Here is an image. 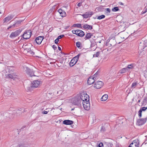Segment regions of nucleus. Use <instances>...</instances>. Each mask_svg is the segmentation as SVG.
<instances>
[{"label": "nucleus", "mask_w": 147, "mask_h": 147, "mask_svg": "<svg viewBox=\"0 0 147 147\" xmlns=\"http://www.w3.org/2000/svg\"><path fill=\"white\" fill-rule=\"evenodd\" d=\"M41 82L40 80H34L31 83L30 86L27 87V90L30 91L32 90L33 88H37L40 85Z\"/></svg>", "instance_id": "nucleus-1"}, {"label": "nucleus", "mask_w": 147, "mask_h": 147, "mask_svg": "<svg viewBox=\"0 0 147 147\" xmlns=\"http://www.w3.org/2000/svg\"><path fill=\"white\" fill-rule=\"evenodd\" d=\"M32 34V31L30 30H26L24 34L21 36L25 39H28L31 37Z\"/></svg>", "instance_id": "nucleus-2"}, {"label": "nucleus", "mask_w": 147, "mask_h": 147, "mask_svg": "<svg viewBox=\"0 0 147 147\" xmlns=\"http://www.w3.org/2000/svg\"><path fill=\"white\" fill-rule=\"evenodd\" d=\"M11 115H12L8 112L4 113L2 117V118L3 119V121L5 122L9 121Z\"/></svg>", "instance_id": "nucleus-3"}, {"label": "nucleus", "mask_w": 147, "mask_h": 147, "mask_svg": "<svg viewBox=\"0 0 147 147\" xmlns=\"http://www.w3.org/2000/svg\"><path fill=\"white\" fill-rule=\"evenodd\" d=\"M22 31V30L20 29L14 32L11 33L9 35V37L11 38H13L18 36Z\"/></svg>", "instance_id": "nucleus-4"}, {"label": "nucleus", "mask_w": 147, "mask_h": 147, "mask_svg": "<svg viewBox=\"0 0 147 147\" xmlns=\"http://www.w3.org/2000/svg\"><path fill=\"white\" fill-rule=\"evenodd\" d=\"M80 99H81V102L82 103V102L89 100V97L87 94H81Z\"/></svg>", "instance_id": "nucleus-5"}, {"label": "nucleus", "mask_w": 147, "mask_h": 147, "mask_svg": "<svg viewBox=\"0 0 147 147\" xmlns=\"http://www.w3.org/2000/svg\"><path fill=\"white\" fill-rule=\"evenodd\" d=\"M116 42L115 39L112 38L109 39L108 42L107 43L106 45L110 47H113L116 45Z\"/></svg>", "instance_id": "nucleus-6"}, {"label": "nucleus", "mask_w": 147, "mask_h": 147, "mask_svg": "<svg viewBox=\"0 0 147 147\" xmlns=\"http://www.w3.org/2000/svg\"><path fill=\"white\" fill-rule=\"evenodd\" d=\"M103 85V83L101 81H97L94 82V87L96 89H100Z\"/></svg>", "instance_id": "nucleus-7"}, {"label": "nucleus", "mask_w": 147, "mask_h": 147, "mask_svg": "<svg viewBox=\"0 0 147 147\" xmlns=\"http://www.w3.org/2000/svg\"><path fill=\"white\" fill-rule=\"evenodd\" d=\"M89 100H88L85 102H82V104L83 107L85 110H89L90 108V104Z\"/></svg>", "instance_id": "nucleus-8"}, {"label": "nucleus", "mask_w": 147, "mask_h": 147, "mask_svg": "<svg viewBox=\"0 0 147 147\" xmlns=\"http://www.w3.org/2000/svg\"><path fill=\"white\" fill-rule=\"evenodd\" d=\"M26 70L25 71L26 73L30 76L32 77V76H36L34 75V72L32 69H30L28 67H26Z\"/></svg>", "instance_id": "nucleus-9"}, {"label": "nucleus", "mask_w": 147, "mask_h": 147, "mask_svg": "<svg viewBox=\"0 0 147 147\" xmlns=\"http://www.w3.org/2000/svg\"><path fill=\"white\" fill-rule=\"evenodd\" d=\"M7 77L10 79H13V80H15L16 78L17 79L19 78V76L14 73H11L8 74L7 76Z\"/></svg>", "instance_id": "nucleus-10"}, {"label": "nucleus", "mask_w": 147, "mask_h": 147, "mask_svg": "<svg viewBox=\"0 0 147 147\" xmlns=\"http://www.w3.org/2000/svg\"><path fill=\"white\" fill-rule=\"evenodd\" d=\"M147 120V117L144 119H140L137 120V123L139 125H142L144 124Z\"/></svg>", "instance_id": "nucleus-11"}, {"label": "nucleus", "mask_w": 147, "mask_h": 147, "mask_svg": "<svg viewBox=\"0 0 147 147\" xmlns=\"http://www.w3.org/2000/svg\"><path fill=\"white\" fill-rule=\"evenodd\" d=\"M94 13L92 11H87L84 14L82 15V16L84 18H86L89 17H90Z\"/></svg>", "instance_id": "nucleus-12"}, {"label": "nucleus", "mask_w": 147, "mask_h": 147, "mask_svg": "<svg viewBox=\"0 0 147 147\" xmlns=\"http://www.w3.org/2000/svg\"><path fill=\"white\" fill-rule=\"evenodd\" d=\"M81 55V53H79L77 56L74 57L71 61L70 62H71V63H72L74 65L77 62L79 59V56Z\"/></svg>", "instance_id": "nucleus-13"}, {"label": "nucleus", "mask_w": 147, "mask_h": 147, "mask_svg": "<svg viewBox=\"0 0 147 147\" xmlns=\"http://www.w3.org/2000/svg\"><path fill=\"white\" fill-rule=\"evenodd\" d=\"M81 101L80 98H74L73 101V103L74 105L79 106L80 104Z\"/></svg>", "instance_id": "nucleus-14"}, {"label": "nucleus", "mask_w": 147, "mask_h": 147, "mask_svg": "<svg viewBox=\"0 0 147 147\" xmlns=\"http://www.w3.org/2000/svg\"><path fill=\"white\" fill-rule=\"evenodd\" d=\"M43 39V37L42 36H39L37 37L36 39H35L34 41H36L37 44L38 45L40 44L42 40Z\"/></svg>", "instance_id": "nucleus-15"}, {"label": "nucleus", "mask_w": 147, "mask_h": 147, "mask_svg": "<svg viewBox=\"0 0 147 147\" xmlns=\"http://www.w3.org/2000/svg\"><path fill=\"white\" fill-rule=\"evenodd\" d=\"M95 79L96 78L95 77H90L87 80L88 84L89 85H91L93 84L94 82Z\"/></svg>", "instance_id": "nucleus-16"}, {"label": "nucleus", "mask_w": 147, "mask_h": 147, "mask_svg": "<svg viewBox=\"0 0 147 147\" xmlns=\"http://www.w3.org/2000/svg\"><path fill=\"white\" fill-rule=\"evenodd\" d=\"M77 31L76 35L80 37H83L84 35V33L83 31L81 30L77 29Z\"/></svg>", "instance_id": "nucleus-17"}, {"label": "nucleus", "mask_w": 147, "mask_h": 147, "mask_svg": "<svg viewBox=\"0 0 147 147\" xmlns=\"http://www.w3.org/2000/svg\"><path fill=\"white\" fill-rule=\"evenodd\" d=\"M63 123L65 125H71L73 123V121L69 120H65L63 121Z\"/></svg>", "instance_id": "nucleus-18"}, {"label": "nucleus", "mask_w": 147, "mask_h": 147, "mask_svg": "<svg viewBox=\"0 0 147 147\" xmlns=\"http://www.w3.org/2000/svg\"><path fill=\"white\" fill-rule=\"evenodd\" d=\"M13 18V16L12 15L9 16L8 17H6L3 20V23H4L6 22H8L12 19Z\"/></svg>", "instance_id": "nucleus-19"}, {"label": "nucleus", "mask_w": 147, "mask_h": 147, "mask_svg": "<svg viewBox=\"0 0 147 147\" xmlns=\"http://www.w3.org/2000/svg\"><path fill=\"white\" fill-rule=\"evenodd\" d=\"M83 27L85 29L87 30H92L93 28L92 26L89 25L87 24H85L83 25Z\"/></svg>", "instance_id": "nucleus-20"}, {"label": "nucleus", "mask_w": 147, "mask_h": 147, "mask_svg": "<svg viewBox=\"0 0 147 147\" xmlns=\"http://www.w3.org/2000/svg\"><path fill=\"white\" fill-rule=\"evenodd\" d=\"M28 45H24V44L22 46V48H24V49L25 51H26L27 52L29 53L31 51V49L30 48H28Z\"/></svg>", "instance_id": "nucleus-21"}, {"label": "nucleus", "mask_w": 147, "mask_h": 147, "mask_svg": "<svg viewBox=\"0 0 147 147\" xmlns=\"http://www.w3.org/2000/svg\"><path fill=\"white\" fill-rule=\"evenodd\" d=\"M132 142L136 146L139 147V140L138 139H137L133 141Z\"/></svg>", "instance_id": "nucleus-22"}, {"label": "nucleus", "mask_w": 147, "mask_h": 147, "mask_svg": "<svg viewBox=\"0 0 147 147\" xmlns=\"http://www.w3.org/2000/svg\"><path fill=\"white\" fill-rule=\"evenodd\" d=\"M108 98V96L107 94L103 95L101 98V100L102 101H105Z\"/></svg>", "instance_id": "nucleus-23"}, {"label": "nucleus", "mask_w": 147, "mask_h": 147, "mask_svg": "<svg viewBox=\"0 0 147 147\" xmlns=\"http://www.w3.org/2000/svg\"><path fill=\"white\" fill-rule=\"evenodd\" d=\"M21 108L20 109L17 110L16 112V114L17 116H20L22 114V112L21 111H20Z\"/></svg>", "instance_id": "nucleus-24"}, {"label": "nucleus", "mask_w": 147, "mask_h": 147, "mask_svg": "<svg viewBox=\"0 0 147 147\" xmlns=\"http://www.w3.org/2000/svg\"><path fill=\"white\" fill-rule=\"evenodd\" d=\"M92 36V34L91 33H88L86 35L84 39L85 40L89 39Z\"/></svg>", "instance_id": "nucleus-25"}, {"label": "nucleus", "mask_w": 147, "mask_h": 147, "mask_svg": "<svg viewBox=\"0 0 147 147\" xmlns=\"http://www.w3.org/2000/svg\"><path fill=\"white\" fill-rule=\"evenodd\" d=\"M105 17V15H102L99 16H96L95 18L94 17L93 18L94 19H96L97 18L98 20H100L104 18Z\"/></svg>", "instance_id": "nucleus-26"}, {"label": "nucleus", "mask_w": 147, "mask_h": 147, "mask_svg": "<svg viewBox=\"0 0 147 147\" xmlns=\"http://www.w3.org/2000/svg\"><path fill=\"white\" fill-rule=\"evenodd\" d=\"M76 46L80 49H81L82 48V46H81L82 43L78 41L76 43Z\"/></svg>", "instance_id": "nucleus-27"}, {"label": "nucleus", "mask_w": 147, "mask_h": 147, "mask_svg": "<svg viewBox=\"0 0 147 147\" xmlns=\"http://www.w3.org/2000/svg\"><path fill=\"white\" fill-rule=\"evenodd\" d=\"M12 92L10 90H8L5 92V93L8 96H9L12 94Z\"/></svg>", "instance_id": "nucleus-28"}, {"label": "nucleus", "mask_w": 147, "mask_h": 147, "mask_svg": "<svg viewBox=\"0 0 147 147\" xmlns=\"http://www.w3.org/2000/svg\"><path fill=\"white\" fill-rule=\"evenodd\" d=\"M22 21V20H18L14 24L16 27H17L19 26V24H20Z\"/></svg>", "instance_id": "nucleus-29"}, {"label": "nucleus", "mask_w": 147, "mask_h": 147, "mask_svg": "<svg viewBox=\"0 0 147 147\" xmlns=\"http://www.w3.org/2000/svg\"><path fill=\"white\" fill-rule=\"evenodd\" d=\"M73 27H77L79 28H82V25L81 24H75L73 25Z\"/></svg>", "instance_id": "nucleus-30"}, {"label": "nucleus", "mask_w": 147, "mask_h": 147, "mask_svg": "<svg viewBox=\"0 0 147 147\" xmlns=\"http://www.w3.org/2000/svg\"><path fill=\"white\" fill-rule=\"evenodd\" d=\"M105 11V13L107 15H108V14L109 13L111 12V10L109 8H108L106 9Z\"/></svg>", "instance_id": "nucleus-31"}, {"label": "nucleus", "mask_w": 147, "mask_h": 147, "mask_svg": "<svg viewBox=\"0 0 147 147\" xmlns=\"http://www.w3.org/2000/svg\"><path fill=\"white\" fill-rule=\"evenodd\" d=\"M142 63H143V61L141 60H139L138 61L137 63L138 64V66L139 67L142 66Z\"/></svg>", "instance_id": "nucleus-32"}, {"label": "nucleus", "mask_w": 147, "mask_h": 147, "mask_svg": "<svg viewBox=\"0 0 147 147\" xmlns=\"http://www.w3.org/2000/svg\"><path fill=\"white\" fill-rule=\"evenodd\" d=\"M127 69V68H123L120 70L119 72L121 74L124 73L126 72Z\"/></svg>", "instance_id": "nucleus-33"}, {"label": "nucleus", "mask_w": 147, "mask_h": 147, "mask_svg": "<svg viewBox=\"0 0 147 147\" xmlns=\"http://www.w3.org/2000/svg\"><path fill=\"white\" fill-rule=\"evenodd\" d=\"M134 64L132 63L131 64L128 65L127 68L129 69H131L134 67Z\"/></svg>", "instance_id": "nucleus-34"}, {"label": "nucleus", "mask_w": 147, "mask_h": 147, "mask_svg": "<svg viewBox=\"0 0 147 147\" xmlns=\"http://www.w3.org/2000/svg\"><path fill=\"white\" fill-rule=\"evenodd\" d=\"M100 52L99 51L96 53V54L93 55L94 57H98L100 55Z\"/></svg>", "instance_id": "nucleus-35"}, {"label": "nucleus", "mask_w": 147, "mask_h": 147, "mask_svg": "<svg viewBox=\"0 0 147 147\" xmlns=\"http://www.w3.org/2000/svg\"><path fill=\"white\" fill-rule=\"evenodd\" d=\"M137 84V82H135L133 83L131 86V88H135Z\"/></svg>", "instance_id": "nucleus-36"}, {"label": "nucleus", "mask_w": 147, "mask_h": 147, "mask_svg": "<svg viewBox=\"0 0 147 147\" xmlns=\"http://www.w3.org/2000/svg\"><path fill=\"white\" fill-rule=\"evenodd\" d=\"M119 10V8L117 7H115L112 9L113 11L115 12L118 11Z\"/></svg>", "instance_id": "nucleus-37"}, {"label": "nucleus", "mask_w": 147, "mask_h": 147, "mask_svg": "<svg viewBox=\"0 0 147 147\" xmlns=\"http://www.w3.org/2000/svg\"><path fill=\"white\" fill-rule=\"evenodd\" d=\"M106 144L108 147H112L113 146V144L110 142H107Z\"/></svg>", "instance_id": "nucleus-38"}, {"label": "nucleus", "mask_w": 147, "mask_h": 147, "mask_svg": "<svg viewBox=\"0 0 147 147\" xmlns=\"http://www.w3.org/2000/svg\"><path fill=\"white\" fill-rule=\"evenodd\" d=\"M60 15L62 17H65L66 16V13L65 11H64L62 12V13H61Z\"/></svg>", "instance_id": "nucleus-39"}, {"label": "nucleus", "mask_w": 147, "mask_h": 147, "mask_svg": "<svg viewBox=\"0 0 147 147\" xmlns=\"http://www.w3.org/2000/svg\"><path fill=\"white\" fill-rule=\"evenodd\" d=\"M142 111H141V110H140H140L138 112V115L139 117L140 118L142 117Z\"/></svg>", "instance_id": "nucleus-40"}, {"label": "nucleus", "mask_w": 147, "mask_h": 147, "mask_svg": "<svg viewBox=\"0 0 147 147\" xmlns=\"http://www.w3.org/2000/svg\"><path fill=\"white\" fill-rule=\"evenodd\" d=\"M105 131V127L104 126H102L101 127V128L100 129L101 131L103 132H104Z\"/></svg>", "instance_id": "nucleus-41"}, {"label": "nucleus", "mask_w": 147, "mask_h": 147, "mask_svg": "<svg viewBox=\"0 0 147 147\" xmlns=\"http://www.w3.org/2000/svg\"><path fill=\"white\" fill-rule=\"evenodd\" d=\"M147 109V107H143L140 108V110L142 111H145Z\"/></svg>", "instance_id": "nucleus-42"}, {"label": "nucleus", "mask_w": 147, "mask_h": 147, "mask_svg": "<svg viewBox=\"0 0 147 147\" xmlns=\"http://www.w3.org/2000/svg\"><path fill=\"white\" fill-rule=\"evenodd\" d=\"M20 111H22V113L26 112L27 111L26 109L24 108H21Z\"/></svg>", "instance_id": "nucleus-43"}, {"label": "nucleus", "mask_w": 147, "mask_h": 147, "mask_svg": "<svg viewBox=\"0 0 147 147\" xmlns=\"http://www.w3.org/2000/svg\"><path fill=\"white\" fill-rule=\"evenodd\" d=\"M128 147H136V146L132 142L130 144ZM137 147H138V146Z\"/></svg>", "instance_id": "nucleus-44"}, {"label": "nucleus", "mask_w": 147, "mask_h": 147, "mask_svg": "<svg viewBox=\"0 0 147 147\" xmlns=\"http://www.w3.org/2000/svg\"><path fill=\"white\" fill-rule=\"evenodd\" d=\"M15 27H16L14 24L13 25H12L11 26H9L8 27V28H7V29L9 30L10 28H14Z\"/></svg>", "instance_id": "nucleus-45"}, {"label": "nucleus", "mask_w": 147, "mask_h": 147, "mask_svg": "<svg viewBox=\"0 0 147 147\" xmlns=\"http://www.w3.org/2000/svg\"><path fill=\"white\" fill-rule=\"evenodd\" d=\"M64 36V35H61L59 36L57 38L59 40Z\"/></svg>", "instance_id": "nucleus-46"}, {"label": "nucleus", "mask_w": 147, "mask_h": 147, "mask_svg": "<svg viewBox=\"0 0 147 147\" xmlns=\"http://www.w3.org/2000/svg\"><path fill=\"white\" fill-rule=\"evenodd\" d=\"M18 147H28V146H26L24 144H20L19 145Z\"/></svg>", "instance_id": "nucleus-47"}, {"label": "nucleus", "mask_w": 147, "mask_h": 147, "mask_svg": "<svg viewBox=\"0 0 147 147\" xmlns=\"http://www.w3.org/2000/svg\"><path fill=\"white\" fill-rule=\"evenodd\" d=\"M64 11H63L61 9H59L58 10V12L60 14L61 13H62V12H63Z\"/></svg>", "instance_id": "nucleus-48"}, {"label": "nucleus", "mask_w": 147, "mask_h": 147, "mask_svg": "<svg viewBox=\"0 0 147 147\" xmlns=\"http://www.w3.org/2000/svg\"><path fill=\"white\" fill-rule=\"evenodd\" d=\"M103 146V144L102 142H100L98 145V147H102Z\"/></svg>", "instance_id": "nucleus-49"}, {"label": "nucleus", "mask_w": 147, "mask_h": 147, "mask_svg": "<svg viewBox=\"0 0 147 147\" xmlns=\"http://www.w3.org/2000/svg\"><path fill=\"white\" fill-rule=\"evenodd\" d=\"M59 41V40L58 39V38H57L55 40V43L56 44H57L58 43V42Z\"/></svg>", "instance_id": "nucleus-50"}, {"label": "nucleus", "mask_w": 147, "mask_h": 147, "mask_svg": "<svg viewBox=\"0 0 147 147\" xmlns=\"http://www.w3.org/2000/svg\"><path fill=\"white\" fill-rule=\"evenodd\" d=\"M147 12V8L145 9V10L144 11H143L142 12V14H143Z\"/></svg>", "instance_id": "nucleus-51"}, {"label": "nucleus", "mask_w": 147, "mask_h": 147, "mask_svg": "<svg viewBox=\"0 0 147 147\" xmlns=\"http://www.w3.org/2000/svg\"><path fill=\"white\" fill-rule=\"evenodd\" d=\"M53 48V49L54 50H56L57 49V46L55 45H53L52 46Z\"/></svg>", "instance_id": "nucleus-52"}, {"label": "nucleus", "mask_w": 147, "mask_h": 147, "mask_svg": "<svg viewBox=\"0 0 147 147\" xmlns=\"http://www.w3.org/2000/svg\"><path fill=\"white\" fill-rule=\"evenodd\" d=\"M72 33L74 34H76V32H77V31H76V30H73L72 31Z\"/></svg>", "instance_id": "nucleus-53"}, {"label": "nucleus", "mask_w": 147, "mask_h": 147, "mask_svg": "<svg viewBox=\"0 0 147 147\" xmlns=\"http://www.w3.org/2000/svg\"><path fill=\"white\" fill-rule=\"evenodd\" d=\"M31 55H33L34 54V53L32 50L30 51V52H29Z\"/></svg>", "instance_id": "nucleus-54"}, {"label": "nucleus", "mask_w": 147, "mask_h": 147, "mask_svg": "<svg viewBox=\"0 0 147 147\" xmlns=\"http://www.w3.org/2000/svg\"><path fill=\"white\" fill-rule=\"evenodd\" d=\"M82 4V3L80 2L77 4V6L79 7H80L81 5Z\"/></svg>", "instance_id": "nucleus-55"}, {"label": "nucleus", "mask_w": 147, "mask_h": 147, "mask_svg": "<svg viewBox=\"0 0 147 147\" xmlns=\"http://www.w3.org/2000/svg\"><path fill=\"white\" fill-rule=\"evenodd\" d=\"M47 113H48V111H43L42 112V113L44 114H46Z\"/></svg>", "instance_id": "nucleus-56"}, {"label": "nucleus", "mask_w": 147, "mask_h": 147, "mask_svg": "<svg viewBox=\"0 0 147 147\" xmlns=\"http://www.w3.org/2000/svg\"><path fill=\"white\" fill-rule=\"evenodd\" d=\"M69 65H70V66L72 67L74 65V64H73L72 63H71V62H70V63H69Z\"/></svg>", "instance_id": "nucleus-57"}, {"label": "nucleus", "mask_w": 147, "mask_h": 147, "mask_svg": "<svg viewBox=\"0 0 147 147\" xmlns=\"http://www.w3.org/2000/svg\"><path fill=\"white\" fill-rule=\"evenodd\" d=\"M26 127L25 125H24L22 126V127L21 128L20 130H22V129H23Z\"/></svg>", "instance_id": "nucleus-58"}, {"label": "nucleus", "mask_w": 147, "mask_h": 147, "mask_svg": "<svg viewBox=\"0 0 147 147\" xmlns=\"http://www.w3.org/2000/svg\"><path fill=\"white\" fill-rule=\"evenodd\" d=\"M58 49H59V50L60 51H61V48L60 47L58 46Z\"/></svg>", "instance_id": "nucleus-59"}, {"label": "nucleus", "mask_w": 147, "mask_h": 147, "mask_svg": "<svg viewBox=\"0 0 147 147\" xmlns=\"http://www.w3.org/2000/svg\"><path fill=\"white\" fill-rule=\"evenodd\" d=\"M144 101H147V97H145L144 99Z\"/></svg>", "instance_id": "nucleus-60"}, {"label": "nucleus", "mask_w": 147, "mask_h": 147, "mask_svg": "<svg viewBox=\"0 0 147 147\" xmlns=\"http://www.w3.org/2000/svg\"><path fill=\"white\" fill-rule=\"evenodd\" d=\"M119 3H120V5H123V4L122 2H120Z\"/></svg>", "instance_id": "nucleus-61"}, {"label": "nucleus", "mask_w": 147, "mask_h": 147, "mask_svg": "<svg viewBox=\"0 0 147 147\" xmlns=\"http://www.w3.org/2000/svg\"><path fill=\"white\" fill-rule=\"evenodd\" d=\"M140 102V100H139L138 101V103H139Z\"/></svg>", "instance_id": "nucleus-62"}, {"label": "nucleus", "mask_w": 147, "mask_h": 147, "mask_svg": "<svg viewBox=\"0 0 147 147\" xmlns=\"http://www.w3.org/2000/svg\"><path fill=\"white\" fill-rule=\"evenodd\" d=\"M100 8H101V9H102V8L103 7V6H101L100 7Z\"/></svg>", "instance_id": "nucleus-63"}, {"label": "nucleus", "mask_w": 147, "mask_h": 147, "mask_svg": "<svg viewBox=\"0 0 147 147\" xmlns=\"http://www.w3.org/2000/svg\"><path fill=\"white\" fill-rule=\"evenodd\" d=\"M74 109H71V111L73 110H74Z\"/></svg>", "instance_id": "nucleus-64"}]
</instances>
